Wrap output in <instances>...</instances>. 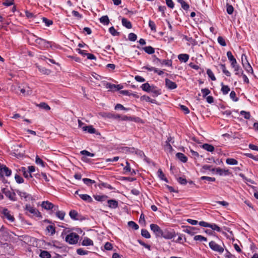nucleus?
I'll list each match as a JSON object with an SVG mask.
<instances>
[{
    "mask_svg": "<svg viewBox=\"0 0 258 258\" xmlns=\"http://www.w3.org/2000/svg\"><path fill=\"white\" fill-rule=\"evenodd\" d=\"M79 239V236L76 233H71L67 235L65 238L67 242L70 244H76Z\"/></svg>",
    "mask_w": 258,
    "mask_h": 258,
    "instance_id": "nucleus-1",
    "label": "nucleus"
},
{
    "mask_svg": "<svg viewBox=\"0 0 258 258\" xmlns=\"http://www.w3.org/2000/svg\"><path fill=\"white\" fill-rule=\"evenodd\" d=\"M209 246L213 250L220 254L224 252L223 246L217 244L214 241H211L209 242Z\"/></svg>",
    "mask_w": 258,
    "mask_h": 258,
    "instance_id": "nucleus-2",
    "label": "nucleus"
},
{
    "mask_svg": "<svg viewBox=\"0 0 258 258\" xmlns=\"http://www.w3.org/2000/svg\"><path fill=\"white\" fill-rule=\"evenodd\" d=\"M241 61L243 67L248 73H252L253 70L247 60L246 55L243 54L241 56Z\"/></svg>",
    "mask_w": 258,
    "mask_h": 258,
    "instance_id": "nucleus-3",
    "label": "nucleus"
},
{
    "mask_svg": "<svg viewBox=\"0 0 258 258\" xmlns=\"http://www.w3.org/2000/svg\"><path fill=\"white\" fill-rule=\"evenodd\" d=\"M150 227L156 237H161V235L163 234V231L158 225L155 224H151Z\"/></svg>",
    "mask_w": 258,
    "mask_h": 258,
    "instance_id": "nucleus-4",
    "label": "nucleus"
},
{
    "mask_svg": "<svg viewBox=\"0 0 258 258\" xmlns=\"http://www.w3.org/2000/svg\"><path fill=\"white\" fill-rule=\"evenodd\" d=\"M42 208L46 210H52L53 211H57L58 207L57 206L54 205L52 203L49 202L48 201H44L41 204Z\"/></svg>",
    "mask_w": 258,
    "mask_h": 258,
    "instance_id": "nucleus-5",
    "label": "nucleus"
},
{
    "mask_svg": "<svg viewBox=\"0 0 258 258\" xmlns=\"http://www.w3.org/2000/svg\"><path fill=\"white\" fill-rule=\"evenodd\" d=\"M3 194L12 201H16V194L14 192L11 191L7 188H4L2 190Z\"/></svg>",
    "mask_w": 258,
    "mask_h": 258,
    "instance_id": "nucleus-6",
    "label": "nucleus"
},
{
    "mask_svg": "<svg viewBox=\"0 0 258 258\" xmlns=\"http://www.w3.org/2000/svg\"><path fill=\"white\" fill-rule=\"evenodd\" d=\"M35 42L38 43L39 45H40L41 47H49L51 46V42L49 41H47L45 39L40 38H37L35 39Z\"/></svg>",
    "mask_w": 258,
    "mask_h": 258,
    "instance_id": "nucleus-7",
    "label": "nucleus"
},
{
    "mask_svg": "<svg viewBox=\"0 0 258 258\" xmlns=\"http://www.w3.org/2000/svg\"><path fill=\"white\" fill-rule=\"evenodd\" d=\"M11 170H10L7 166L5 165H1L0 167V174L3 176L4 175L9 176L11 174Z\"/></svg>",
    "mask_w": 258,
    "mask_h": 258,
    "instance_id": "nucleus-8",
    "label": "nucleus"
},
{
    "mask_svg": "<svg viewBox=\"0 0 258 258\" xmlns=\"http://www.w3.org/2000/svg\"><path fill=\"white\" fill-rule=\"evenodd\" d=\"M99 114L103 117H106L108 118L118 119L120 117V115L119 114H113L110 112L100 113Z\"/></svg>",
    "mask_w": 258,
    "mask_h": 258,
    "instance_id": "nucleus-9",
    "label": "nucleus"
},
{
    "mask_svg": "<svg viewBox=\"0 0 258 258\" xmlns=\"http://www.w3.org/2000/svg\"><path fill=\"white\" fill-rule=\"evenodd\" d=\"M19 89L20 92L25 96L28 95L32 93V90L27 85H25L23 86V87L19 86Z\"/></svg>",
    "mask_w": 258,
    "mask_h": 258,
    "instance_id": "nucleus-10",
    "label": "nucleus"
},
{
    "mask_svg": "<svg viewBox=\"0 0 258 258\" xmlns=\"http://www.w3.org/2000/svg\"><path fill=\"white\" fill-rule=\"evenodd\" d=\"M106 88L111 91L119 90L123 88L122 86L119 85H114L107 83L106 84Z\"/></svg>",
    "mask_w": 258,
    "mask_h": 258,
    "instance_id": "nucleus-11",
    "label": "nucleus"
},
{
    "mask_svg": "<svg viewBox=\"0 0 258 258\" xmlns=\"http://www.w3.org/2000/svg\"><path fill=\"white\" fill-rule=\"evenodd\" d=\"M175 236L174 232L169 231L167 230L163 231V234L161 235V237H164L165 239H170L172 238Z\"/></svg>",
    "mask_w": 258,
    "mask_h": 258,
    "instance_id": "nucleus-12",
    "label": "nucleus"
},
{
    "mask_svg": "<svg viewBox=\"0 0 258 258\" xmlns=\"http://www.w3.org/2000/svg\"><path fill=\"white\" fill-rule=\"evenodd\" d=\"M3 214L4 216L10 221L13 222L15 220V218L13 216L11 215L10 211L6 208L3 209L2 211Z\"/></svg>",
    "mask_w": 258,
    "mask_h": 258,
    "instance_id": "nucleus-13",
    "label": "nucleus"
},
{
    "mask_svg": "<svg viewBox=\"0 0 258 258\" xmlns=\"http://www.w3.org/2000/svg\"><path fill=\"white\" fill-rule=\"evenodd\" d=\"M216 172L220 175H228L231 173L228 169H223L220 168H217L216 169Z\"/></svg>",
    "mask_w": 258,
    "mask_h": 258,
    "instance_id": "nucleus-14",
    "label": "nucleus"
},
{
    "mask_svg": "<svg viewBox=\"0 0 258 258\" xmlns=\"http://www.w3.org/2000/svg\"><path fill=\"white\" fill-rule=\"evenodd\" d=\"M165 83L166 87L170 89H174L177 87V85L175 83L171 81L168 79H165Z\"/></svg>",
    "mask_w": 258,
    "mask_h": 258,
    "instance_id": "nucleus-15",
    "label": "nucleus"
},
{
    "mask_svg": "<svg viewBox=\"0 0 258 258\" xmlns=\"http://www.w3.org/2000/svg\"><path fill=\"white\" fill-rule=\"evenodd\" d=\"M83 131L87 132L90 134H96V130L92 125L84 126L82 127Z\"/></svg>",
    "mask_w": 258,
    "mask_h": 258,
    "instance_id": "nucleus-16",
    "label": "nucleus"
},
{
    "mask_svg": "<svg viewBox=\"0 0 258 258\" xmlns=\"http://www.w3.org/2000/svg\"><path fill=\"white\" fill-rule=\"evenodd\" d=\"M108 206L112 209H115L118 207V202L114 200H109L107 201Z\"/></svg>",
    "mask_w": 258,
    "mask_h": 258,
    "instance_id": "nucleus-17",
    "label": "nucleus"
},
{
    "mask_svg": "<svg viewBox=\"0 0 258 258\" xmlns=\"http://www.w3.org/2000/svg\"><path fill=\"white\" fill-rule=\"evenodd\" d=\"M121 23L122 25L127 29H130L132 27L131 22L126 18H122L121 20Z\"/></svg>",
    "mask_w": 258,
    "mask_h": 258,
    "instance_id": "nucleus-18",
    "label": "nucleus"
},
{
    "mask_svg": "<svg viewBox=\"0 0 258 258\" xmlns=\"http://www.w3.org/2000/svg\"><path fill=\"white\" fill-rule=\"evenodd\" d=\"M25 209L29 211L31 214H33L34 215H37L38 212V210L36 209L35 208L32 207L30 205H27L26 206Z\"/></svg>",
    "mask_w": 258,
    "mask_h": 258,
    "instance_id": "nucleus-19",
    "label": "nucleus"
},
{
    "mask_svg": "<svg viewBox=\"0 0 258 258\" xmlns=\"http://www.w3.org/2000/svg\"><path fill=\"white\" fill-rule=\"evenodd\" d=\"M176 157L181 162L183 163L186 162L187 160V157L182 153H177L176 154Z\"/></svg>",
    "mask_w": 258,
    "mask_h": 258,
    "instance_id": "nucleus-20",
    "label": "nucleus"
},
{
    "mask_svg": "<svg viewBox=\"0 0 258 258\" xmlns=\"http://www.w3.org/2000/svg\"><path fill=\"white\" fill-rule=\"evenodd\" d=\"M82 244L84 246H90L93 245V241L88 237H85L83 239Z\"/></svg>",
    "mask_w": 258,
    "mask_h": 258,
    "instance_id": "nucleus-21",
    "label": "nucleus"
},
{
    "mask_svg": "<svg viewBox=\"0 0 258 258\" xmlns=\"http://www.w3.org/2000/svg\"><path fill=\"white\" fill-rule=\"evenodd\" d=\"M177 2L181 5V8L185 11H187L189 8V6L183 0H177Z\"/></svg>",
    "mask_w": 258,
    "mask_h": 258,
    "instance_id": "nucleus-22",
    "label": "nucleus"
},
{
    "mask_svg": "<svg viewBox=\"0 0 258 258\" xmlns=\"http://www.w3.org/2000/svg\"><path fill=\"white\" fill-rule=\"evenodd\" d=\"M100 22L101 23L104 25L109 24L110 21L107 16H103L100 18Z\"/></svg>",
    "mask_w": 258,
    "mask_h": 258,
    "instance_id": "nucleus-23",
    "label": "nucleus"
},
{
    "mask_svg": "<svg viewBox=\"0 0 258 258\" xmlns=\"http://www.w3.org/2000/svg\"><path fill=\"white\" fill-rule=\"evenodd\" d=\"M79 197L84 201L91 203L92 202V198L88 195L87 194H81L79 195Z\"/></svg>",
    "mask_w": 258,
    "mask_h": 258,
    "instance_id": "nucleus-24",
    "label": "nucleus"
},
{
    "mask_svg": "<svg viewBox=\"0 0 258 258\" xmlns=\"http://www.w3.org/2000/svg\"><path fill=\"white\" fill-rule=\"evenodd\" d=\"M178 58L180 61L186 62L189 59V55L187 54H180Z\"/></svg>",
    "mask_w": 258,
    "mask_h": 258,
    "instance_id": "nucleus-25",
    "label": "nucleus"
},
{
    "mask_svg": "<svg viewBox=\"0 0 258 258\" xmlns=\"http://www.w3.org/2000/svg\"><path fill=\"white\" fill-rule=\"evenodd\" d=\"M202 147L204 149L209 152H213L214 150V147L212 145L208 144H204L203 145Z\"/></svg>",
    "mask_w": 258,
    "mask_h": 258,
    "instance_id": "nucleus-26",
    "label": "nucleus"
},
{
    "mask_svg": "<svg viewBox=\"0 0 258 258\" xmlns=\"http://www.w3.org/2000/svg\"><path fill=\"white\" fill-rule=\"evenodd\" d=\"M94 198L96 201L102 202L106 200L108 197L105 195H95Z\"/></svg>",
    "mask_w": 258,
    "mask_h": 258,
    "instance_id": "nucleus-27",
    "label": "nucleus"
},
{
    "mask_svg": "<svg viewBox=\"0 0 258 258\" xmlns=\"http://www.w3.org/2000/svg\"><path fill=\"white\" fill-rule=\"evenodd\" d=\"M41 258H50L51 255L49 252L46 250H42L39 254Z\"/></svg>",
    "mask_w": 258,
    "mask_h": 258,
    "instance_id": "nucleus-28",
    "label": "nucleus"
},
{
    "mask_svg": "<svg viewBox=\"0 0 258 258\" xmlns=\"http://www.w3.org/2000/svg\"><path fill=\"white\" fill-rule=\"evenodd\" d=\"M143 49L146 53L149 54H153L155 52L154 48L150 46H146L143 48Z\"/></svg>",
    "mask_w": 258,
    "mask_h": 258,
    "instance_id": "nucleus-29",
    "label": "nucleus"
},
{
    "mask_svg": "<svg viewBox=\"0 0 258 258\" xmlns=\"http://www.w3.org/2000/svg\"><path fill=\"white\" fill-rule=\"evenodd\" d=\"M157 173H158V175L159 177L161 179H162L163 180H164L166 182H168V179H167L166 177H165V176L164 175V174L163 173V172H162V170L161 169H159L158 170Z\"/></svg>",
    "mask_w": 258,
    "mask_h": 258,
    "instance_id": "nucleus-30",
    "label": "nucleus"
},
{
    "mask_svg": "<svg viewBox=\"0 0 258 258\" xmlns=\"http://www.w3.org/2000/svg\"><path fill=\"white\" fill-rule=\"evenodd\" d=\"M141 99L143 101H145L147 102H150L152 103H155L156 102V100L154 99H152L150 98V97L146 96V95H143L141 97Z\"/></svg>",
    "mask_w": 258,
    "mask_h": 258,
    "instance_id": "nucleus-31",
    "label": "nucleus"
},
{
    "mask_svg": "<svg viewBox=\"0 0 258 258\" xmlns=\"http://www.w3.org/2000/svg\"><path fill=\"white\" fill-rule=\"evenodd\" d=\"M37 67L38 68L39 70L43 74L49 75L51 72V71L49 70L46 69L40 66H37Z\"/></svg>",
    "mask_w": 258,
    "mask_h": 258,
    "instance_id": "nucleus-32",
    "label": "nucleus"
},
{
    "mask_svg": "<svg viewBox=\"0 0 258 258\" xmlns=\"http://www.w3.org/2000/svg\"><path fill=\"white\" fill-rule=\"evenodd\" d=\"M226 163L229 165H237L238 164L237 161L233 158L227 159Z\"/></svg>",
    "mask_w": 258,
    "mask_h": 258,
    "instance_id": "nucleus-33",
    "label": "nucleus"
},
{
    "mask_svg": "<svg viewBox=\"0 0 258 258\" xmlns=\"http://www.w3.org/2000/svg\"><path fill=\"white\" fill-rule=\"evenodd\" d=\"M83 181L85 184H86V185H87L88 186H90L92 184L95 183V180H92L89 178H83Z\"/></svg>",
    "mask_w": 258,
    "mask_h": 258,
    "instance_id": "nucleus-34",
    "label": "nucleus"
},
{
    "mask_svg": "<svg viewBox=\"0 0 258 258\" xmlns=\"http://www.w3.org/2000/svg\"><path fill=\"white\" fill-rule=\"evenodd\" d=\"M141 88L143 89V90L148 92H150L151 89V86L148 83L143 84L141 86Z\"/></svg>",
    "mask_w": 258,
    "mask_h": 258,
    "instance_id": "nucleus-35",
    "label": "nucleus"
},
{
    "mask_svg": "<svg viewBox=\"0 0 258 258\" xmlns=\"http://www.w3.org/2000/svg\"><path fill=\"white\" fill-rule=\"evenodd\" d=\"M46 230L48 231V233H50L51 235H53L55 232V228L52 225H48L46 227Z\"/></svg>",
    "mask_w": 258,
    "mask_h": 258,
    "instance_id": "nucleus-36",
    "label": "nucleus"
},
{
    "mask_svg": "<svg viewBox=\"0 0 258 258\" xmlns=\"http://www.w3.org/2000/svg\"><path fill=\"white\" fill-rule=\"evenodd\" d=\"M17 192L21 198H24L26 200L28 198L30 197V196L25 192L18 190H17Z\"/></svg>",
    "mask_w": 258,
    "mask_h": 258,
    "instance_id": "nucleus-37",
    "label": "nucleus"
},
{
    "mask_svg": "<svg viewBox=\"0 0 258 258\" xmlns=\"http://www.w3.org/2000/svg\"><path fill=\"white\" fill-rule=\"evenodd\" d=\"M42 21L45 23V26L48 27L52 24L53 21L51 20L48 19L46 18L43 17L42 18Z\"/></svg>",
    "mask_w": 258,
    "mask_h": 258,
    "instance_id": "nucleus-38",
    "label": "nucleus"
},
{
    "mask_svg": "<svg viewBox=\"0 0 258 258\" xmlns=\"http://www.w3.org/2000/svg\"><path fill=\"white\" fill-rule=\"evenodd\" d=\"M194 239L195 240H196V241H207V239L206 237H205L202 235H196L195 236V237H194Z\"/></svg>",
    "mask_w": 258,
    "mask_h": 258,
    "instance_id": "nucleus-39",
    "label": "nucleus"
},
{
    "mask_svg": "<svg viewBox=\"0 0 258 258\" xmlns=\"http://www.w3.org/2000/svg\"><path fill=\"white\" fill-rule=\"evenodd\" d=\"M230 88L228 86L224 85L223 83H222V89L221 90L223 93V94H226L230 91Z\"/></svg>",
    "mask_w": 258,
    "mask_h": 258,
    "instance_id": "nucleus-40",
    "label": "nucleus"
},
{
    "mask_svg": "<svg viewBox=\"0 0 258 258\" xmlns=\"http://www.w3.org/2000/svg\"><path fill=\"white\" fill-rule=\"evenodd\" d=\"M128 225L129 227L132 228L135 230L139 229V226L134 221H130L128 222Z\"/></svg>",
    "mask_w": 258,
    "mask_h": 258,
    "instance_id": "nucleus-41",
    "label": "nucleus"
},
{
    "mask_svg": "<svg viewBox=\"0 0 258 258\" xmlns=\"http://www.w3.org/2000/svg\"><path fill=\"white\" fill-rule=\"evenodd\" d=\"M141 234L142 235L146 238H149L151 237L150 234L149 232L146 229H142L141 231Z\"/></svg>",
    "mask_w": 258,
    "mask_h": 258,
    "instance_id": "nucleus-42",
    "label": "nucleus"
},
{
    "mask_svg": "<svg viewBox=\"0 0 258 258\" xmlns=\"http://www.w3.org/2000/svg\"><path fill=\"white\" fill-rule=\"evenodd\" d=\"M69 215L70 217L75 220L77 219L78 213L75 210H72L70 212Z\"/></svg>",
    "mask_w": 258,
    "mask_h": 258,
    "instance_id": "nucleus-43",
    "label": "nucleus"
},
{
    "mask_svg": "<svg viewBox=\"0 0 258 258\" xmlns=\"http://www.w3.org/2000/svg\"><path fill=\"white\" fill-rule=\"evenodd\" d=\"M166 144L165 145V149L166 151L169 152H172L173 151V148L171 145L168 143V142H166Z\"/></svg>",
    "mask_w": 258,
    "mask_h": 258,
    "instance_id": "nucleus-44",
    "label": "nucleus"
},
{
    "mask_svg": "<svg viewBox=\"0 0 258 258\" xmlns=\"http://www.w3.org/2000/svg\"><path fill=\"white\" fill-rule=\"evenodd\" d=\"M207 74L208 75L209 77L212 80H213V81L216 80V78H215L213 73L210 69L207 70Z\"/></svg>",
    "mask_w": 258,
    "mask_h": 258,
    "instance_id": "nucleus-45",
    "label": "nucleus"
},
{
    "mask_svg": "<svg viewBox=\"0 0 258 258\" xmlns=\"http://www.w3.org/2000/svg\"><path fill=\"white\" fill-rule=\"evenodd\" d=\"M40 107L46 110H49L50 109V107L49 106L46 104V103L42 102L39 104L38 105Z\"/></svg>",
    "mask_w": 258,
    "mask_h": 258,
    "instance_id": "nucleus-46",
    "label": "nucleus"
},
{
    "mask_svg": "<svg viewBox=\"0 0 258 258\" xmlns=\"http://www.w3.org/2000/svg\"><path fill=\"white\" fill-rule=\"evenodd\" d=\"M220 66L223 73H224L227 76H230V73L226 69L225 65L224 64H220Z\"/></svg>",
    "mask_w": 258,
    "mask_h": 258,
    "instance_id": "nucleus-47",
    "label": "nucleus"
},
{
    "mask_svg": "<svg viewBox=\"0 0 258 258\" xmlns=\"http://www.w3.org/2000/svg\"><path fill=\"white\" fill-rule=\"evenodd\" d=\"M56 215L60 220H63L65 216V213L63 211H58L56 212Z\"/></svg>",
    "mask_w": 258,
    "mask_h": 258,
    "instance_id": "nucleus-48",
    "label": "nucleus"
},
{
    "mask_svg": "<svg viewBox=\"0 0 258 258\" xmlns=\"http://www.w3.org/2000/svg\"><path fill=\"white\" fill-rule=\"evenodd\" d=\"M209 227L211 228V229H212L213 230H216L218 232H220L221 231V228L215 224H210Z\"/></svg>",
    "mask_w": 258,
    "mask_h": 258,
    "instance_id": "nucleus-49",
    "label": "nucleus"
},
{
    "mask_svg": "<svg viewBox=\"0 0 258 258\" xmlns=\"http://www.w3.org/2000/svg\"><path fill=\"white\" fill-rule=\"evenodd\" d=\"M195 228L192 227H188L184 231L189 234L194 235L195 234L194 231Z\"/></svg>",
    "mask_w": 258,
    "mask_h": 258,
    "instance_id": "nucleus-50",
    "label": "nucleus"
},
{
    "mask_svg": "<svg viewBox=\"0 0 258 258\" xmlns=\"http://www.w3.org/2000/svg\"><path fill=\"white\" fill-rule=\"evenodd\" d=\"M35 162L37 164L40 165L42 167H44L45 166L44 162L38 156H37L36 157Z\"/></svg>",
    "mask_w": 258,
    "mask_h": 258,
    "instance_id": "nucleus-51",
    "label": "nucleus"
},
{
    "mask_svg": "<svg viewBox=\"0 0 258 258\" xmlns=\"http://www.w3.org/2000/svg\"><path fill=\"white\" fill-rule=\"evenodd\" d=\"M233 11H234V8L231 5H227L226 11L228 14H229V15L232 14V13H233Z\"/></svg>",
    "mask_w": 258,
    "mask_h": 258,
    "instance_id": "nucleus-52",
    "label": "nucleus"
},
{
    "mask_svg": "<svg viewBox=\"0 0 258 258\" xmlns=\"http://www.w3.org/2000/svg\"><path fill=\"white\" fill-rule=\"evenodd\" d=\"M77 252L78 254L82 255L88 254V251L84 250L82 248H79L77 250Z\"/></svg>",
    "mask_w": 258,
    "mask_h": 258,
    "instance_id": "nucleus-53",
    "label": "nucleus"
},
{
    "mask_svg": "<svg viewBox=\"0 0 258 258\" xmlns=\"http://www.w3.org/2000/svg\"><path fill=\"white\" fill-rule=\"evenodd\" d=\"M240 114L241 115H243L245 119H248L250 118V114L249 112H246L245 111H241L240 112Z\"/></svg>",
    "mask_w": 258,
    "mask_h": 258,
    "instance_id": "nucleus-54",
    "label": "nucleus"
},
{
    "mask_svg": "<svg viewBox=\"0 0 258 258\" xmlns=\"http://www.w3.org/2000/svg\"><path fill=\"white\" fill-rule=\"evenodd\" d=\"M218 43L222 46H225L226 45L225 40L222 37L219 36L218 38Z\"/></svg>",
    "mask_w": 258,
    "mask_h": 258,
    "instance_id": "nucleus-55",
    "label": "nucleus"
},
{
    "mask_svg": "<svg viewBox=\"0 0 258 258\" xmlns=\"http://www.w3.org/2000/svg\"><path fill=\"white\" fill-rule=\"evenodd\" d=\"M167 6L173 9L174 7V4L172 0H165Z\"/></svg>",
    "mask_w": 258,
    "mask_h": 258,
    "instance_id": "nucleus-56",
    "label": "nucleus"
},
{
    "mask_svg": "<svg viewBox=\"0 0 258 258\" xmlns=\"http://www.w3.org/2000/svg\"><path fill=\"white\" fill-rule=\"evenodd\" d=\"M137 36L135 33H130L128 39L130 40L134 41L137 40Z\"/></svg>",
    "mask_w": 258,
    "mask_h": 258,
    "instance_id": "nucleus-57",
    "label": "nucleus"
},
{
    "mask_svg": "<svg viewBox=\"0 0 258 258\" xmlns=\"http://www.w3.org/2000/svg\"><path fill=\"white\" fill-rule=\"evenodd\" d=\"M182 37H183V39H184L186 41H188L191 44H192L194 42V39L190 37L184 35H182Z\"/></svg>",
    "mask_w": 258,
    "mask_h": 258,
    "instance_id": "nucleus-58",
    "label": "nucleus"
},
{
    "mask_svg": "<svg viewBox=\"0 0 258 258\" xmlns=\"http://www.w3.org/2000/svg\"><path fill=\"white\" fill-rule=\"evenodd\" d=\"M201 179L202 180H207L208 181L213 182L215 181V178L214 177H211L208 176H202Z\"/></svg>",
    "mask_w": 258,
    "mask_h": 258,
    "instance_id": "nucleus-59",
    "label": "nucleus"
},
{
    "mask_svg": "<svg viewBox=\"0 0 258 258\" xmlns=\"http://www.w3.org/2000/svg\"><path fill=\"white\" fill-rule=\"evenodd\" d=\"M160 63L167 66H171L172 64V61L171 60H162Z\"/></svg>",
    "mask_w": 258,
    "mask_h": 258,
    "instance_id": "nucleus-60",
    "label": "nucleus"
},
{
    "mask_svg": "<svg viewBox=\"0 0 258 258\" xmlns=\"http://www.w3.org/2000/svg\"><path fill=\"white\" fill-rule=\"evenodd\" d=\"M15 178L17 182L18 183H22L24 182V179L23 178L18 175L16 174L15 176Z\"/></svg>",
    "mask_w": 258,
    "mask_h": 258,
    "instance_id": "nucleus-61",
    "label": "nucleus"
},
{
    "mask_svg": "<svg viewBox=\"0 0 258 258\" xmlns=\"http://www.w3.org/2000/svg\"><path fill=\"white\" fill-rule=\"evenodd\" d=\"M180 108L183 111H184L185 114H188L189 113V110L186 106L183 105H180Z\"/></svg>",
    "mask_w": 258,
    "mask_h": 258,
    "instance_id": "nucleus-62",
    "label": "nucleus"
},
{
    "mask_svg": "<svg viewBox=\"0 0 258 258\" xmlns=\"http://www.w3.org/2000/svg\"><path fill=\"white\" fill-rule=\"evenodd\" d=\"M203 97H206L210 93V91L207 88L202 89L201 90Z\"/></svg>",
    "mask_w": 258,
    "mask_h": 258,
    "instance_id": "nucleus-63",
    "label": "nucleus"
},
{
    "mask_svg": "<svg viewBox=\"0 0 258 258\" xmlns=\"http://www.w3.org/2000/svg\"><path fill=\"white\" fill-rule=\"evenodd\" d=\"M245 155L247 157L252 158L255 161H258V155L254 156L253 155H252V154H250V153H247L245 154Z\"/></svg>",
    "mask_w": 258,
    "mask_h": 258,
    "instance_id": "nucleus-64",
    "label": "nucleus"
}]
</instances>
